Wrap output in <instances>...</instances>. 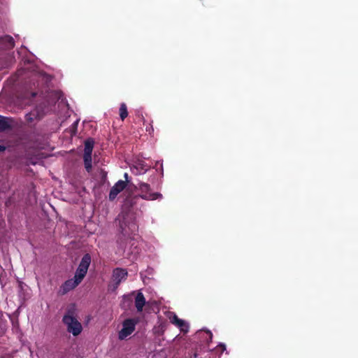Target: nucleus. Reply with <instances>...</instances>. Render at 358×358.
Segmentation results:
<instances>
[{
  "mask_svg": "<svg viewBox=\"0 0 358 358\" xmlns=\"http://www.w3.org/2000/svg\"><path fill=\"white\" fill-rule=\"evenodd\" d=\"M127 187V182H124V180H118L114 186L110 189V193H109V200L113 201L114 200L117 194L120 193L123 189H124Z\"/></svg>",
  "mask_w": 358,
  "mask_h": 358,
  "instance_id": "423d86ee",
  "label": "nucleus"
},
{
  "mask_svg": "<svg viewBox=\"0 0 358 358\" xmlns=\"http://www.w3.org/2000/svg\"><path fill=\"white\" fill-rule=\"evenodd\" d=\"M91 260L90 255L88 253L85 254L78 265V268L87 273V270L91 264Z\"/></svg>",
  "mask_w": 358,
  "mask_h": 358,
  "instance_id": "1a4fd4ad",
  "label": "nucleus"
},
{
  "mask_svg": "<svg viewBox=\"0 0 358 358\" xmlns=\"http://www.w3.org/2000/svg\"><path fill=\"white\" fill-rule=\"evenodd\" d=\"M145 304V299L141 292H138L135 298V306L138 312L143 310V306Z\"/></svg>",
  "mask_w": 358,
  "mask_h": 358,
  "instance_id": "f8f14e48",
  "label": "nucleus"
},
{
  "mask_svg": "<svg viewBox=\"0 0 358 358\" xmlns=\"http://www.w3.org/2000/svg\"><path fill=\"white\" fill-rule=\"evenodd\" d=\"M80 282L76 279H69L64 282L60 287L62 294H65L77 287Z\"/></svg>",
  "mask_w": 358,
  "mask_h": 358,
  "instance_id": "0eeeda50",
  "label": "nucleus"
},
{
  "mask_svg": "<svg viewBox=\"0 0 358 358\" xmlns=\"http://www.w3.org/2000/svg\"><path fill=\"white\" fill-rule=\"evenodd\" d=\"M122 238H123L124 240H126V239H127V238H124V237H123V236H122V237H120V239L121 240V239H122Z\"/></svg>",
  "mask_w": 358,
  "mask_h": 358,
  "instance_id": "a878e982",
  "label": "nucleus"
},
{
  "mask_svg": "<svg viewBox=\"0 0 358 358\" xmlns=\"http://www.w3.org/2000/svg\"><path fill=\"white\" fill-rule=\"evenodd\" d=\"M124 179H125V181H124V182H127V184L129 182V180H128V178H129V175H128V173H125L124 174Z\"/></svg>",
  "mask_w": 358,
  "mask_h": 358,
  "instance_id": "5701e85b",
  "label": "nucleus"
},
{
  "mask_svg": "<svg viewBox=\"0 0 358 358\" xmlns=\"http://www.w3.org/2000/svg\"><path fill=\"white\" fill-rule=\"evenodd\" d=\"M13 122L12 118L0 115V132L10 129Z\"/></svg>",
  "mask_w": 358,
  "mask_h": 358,
  "instance_id": "6e6552de",
  "label": "nucleus"
},
{
  "mask_svg": "<svg viewBox=\"0 0 358 358\" xmlns=\"http://www.w3.org/2000/svg\"><path fill=\"white\" fill-rule=\"evenodd\" d=\"M62 322L66 326L67 331L71 333L74 336H78L82 332V324L76 317L73 308H70L66 310L62 318Z\"/></svg>",
  "mask_w": 358,
  "mask_h": 358,
  "instance_id": "f03ea898",
  "label": "nucleus"
},
{
  "mask_svg": "<svg viewBox=\"0 0 358 358\" xmlns=\"http://www.w3.org/2000/svg\"><path fill=\"white\" fill-rule=\"evenodd\" d=\"M83 160L85 168L87 172H90L92 171V155L84 154L83 155Z\"/></svg>",
  "mask_w": 358,
  "mask_h": 358,
  "instance_id": "2eb2a0df",
  "label": "nucleus"
},
{
  "mask_svg": "<svg viewBox=\"0 0 358 358\" xmlns=\"http://www.w3.org/2000/svg\"><path fill=\"white\" fill-rule=\"evenodd\" d=\"M6 150L5 146L0 145V152H3Z\"/></svg>",
  "mask_w": 358,
  "mask_h": 358,
  "instance_id": "b1692460",
  "label": "nucleus"
},
{
  "mask_svg": "<svg viewBox=\"0 0 358 358\" xmlns=\"http://www.w3.org/2000/svg\"><path fill=\"white\" fill-rule=\"evenodd\" d=\"M136 322L133 319H127L123 322L122 329L119 332V338L123 340L135 330Z\"/></svg>",
  "mask_w": 358,
  "mask_h": 358,
  "instance_id": "39448f33",
  "label": "nucleus"
},
{
  "mask_svg": "<svg viewBox=\"0 0 358 358\" xmlns=\"http://www.w3.org/2000/svg\"><path fill=\"white\" fill-rule=\"evenodd\" d=\"M176 326L183 333H187L189 331V324L183 320L180 319Z\"/></svg>",
  "mask_w": 358,
  "mask_h": 358,
  "instance_id": "f3484780",
  "label": "nucleus"
},
{
  "mask_svg": "<svg viewBox=\"0 0 358 358\" xmlns=\"http://www.w3.org/2000/svg\"><path fill=\"white\" fill-rule=\"evenodd\" d=\"M170 322L176 326V324L179 322L180 319L178 318V317L174 313H170Z\"/></svg>",
  "mask_w": 358,
  "mask_h": 358,
  "instance_id": "6ab92c4d",
  "label": "nucleus"
},
{
  "mask_svg": "<svg viewBox=\"0 0 358 358\" xmlns=\"http://www.w3.org/2000/svg\"><path fill=\"white\" fill-rule=\"evenodd\" d=\"M141 119H142V121L143 122V124H145V118L142 116Z\"/></svg>",
  "mask_w": 358,
  "mask_h": 358,
  "instance_id": "393cba45",
  "label": "nucleus"
},
{
  "mask_svg": "<svg viewBox=\"0 0 358 358\" xmlns=\"http://www.w3.org/2000/svg\"><path fill=\"white\" fill-rule=\"evenodd\" d=\"M141 192L140 197L145 200L153 201L162 198V194L158 192H151L150 185L146 182H141L138 184Z\"/></svg>",
  "mask_w": 358,
  "mask_h": 358,
  "instance_id": "7ed1b4c3",
  "label": "nucleus"
},
{
  "mask_svg": "<svg viewBox=\"0 0 358 358\" xmlns=\"http://www.w3.org/2000/svg\"><path fill=\"white\" fill-rule=\"evenodd\" d=\"M94 141L92 138H88L85 141L84 154L92 155Z\"/></svg>",
  "mask_w": 358,
  "mask_h": 358,
  "instance_id": "4468645a",
  "label": "nucleus"
},
{
  "mask_svg": "<svg viewBox=\"0 0 358 358\" xmlns=\"http://www.w3.org/2000/svg\"><path fill=\"white\" fill-rule=\"evenodd\" d=\"M119 220V227L121 236L125 238H131L138 231V227L133 215L129 213H122L116 219Z\"/></svg>",
  "mask_w": 358,
  "mask_h": 358,
  "instance_id": "f257e3e1",
  "label": "nucleus"
},
{
  "mask_svg": "<svg viewBox=\"0 0 358 358\" xmlns=\"http://www.w3.org/2000/svg\"><path fill=\"white\" fill-rule=\"evenodd\" d=\"M36 94H37L36 92H27L25 94V96L27 98H34L36 96Z\"/></svg>",
  "mask_w": 358,
  "mask_h": 358,
  "instance_id": "aec40b11",
  "label": "nucleus"
},
{
  "mask_svg": "<svg viewBox=\"0 0 358 358\" xmlns=\"http://www.w3.org/2000/svg\"><path fill=\"white\" fill-rule=\"evenodd\" d=\"M149 169L150 166H147L144 162H139L131 169V171L136 175H141L144 174Z\"/></svg>",
  "mask_w": 358,
  "mask_h": 358,
  "instance_id": "9b49d317",
  "label": "nucleus"
},
{
  "mask_svg": "<svg viewBox=\"0 0 358 358\" xmlns=\"http://www.w3.org/2000/svg\"><path fill=\"white\" fill-rule=\"evenodd\" d=\"M127 276V271L126 269L121 268H116L113 271L112 281L109 285V289L112 291H115L121 282L125 280Z\"/></svg>",
  "mask_w": 358,
  "mask_h": 358,
  "instance_id": "20e7f679",
  "label": "nucleus"
},
{
  "mask_svg": "<svg viewBox=\"0 0 358 358\" xmlns=\"http://www.w3.org/2000/svg\"><path fill=\"white\" fill-rule=\"evenodd\" d=\"M146 131H147L150 134H152V133H153V131H154V128H153V126H152V123H150V124H149V126L146 127Z\"/></svg>",
  "mask_w": 358,
  "mask_h": 358,
  "instance_id": "4be33fe9",
  "label": "nucleus"
},
{
  "mask_svg": "<svg viewBox=\"0 0 358 358\" xmlns=\"http://www.w3.org/2000/svg\"><path fill=\"white\" fill-rule=\"evenodd\" d=\"M217 350H220L221 353H222L224 351H225V350H226V345H225L224 343H220V344L217 346Z\"/></svg>",
  "mask_w": 358,
  "mask_h": 358,
  "instance_id": "412c9836",
  "label": "nucleus"
},
{
  "mask_svg": "<svg viewBox=\"0 0 358 358\" xmlns=\"http://www.w3.org/2000/svg\"><path fill=\"white\" fill-rule=\"evenodd\" d=\"M41 118V115L37 108L34 109L25 115V120L27 122H32L34 120H40Z\"/></svg>",
  "mask_w": 358,
  "mask_h": 358,
  "instance_id": "ddd939ff",
  "label": "nucleus"
},
{
  "mask_svg": "<svg viewBox=\"0 0 358 358\" xmlns=\"http://www.w3.org/2000/svg\"><path fill=\"white\" fill-rule=\"evenodd\" d=\"M119 113L120 119L123 121L128 116L127 106L126 103H122L120 104Z\"/></svg>",
  "mask_w": 358,
  "mask_h": 358,
  "instance_id": "dca6fc26",
  "label": "nucleus"
},
{
  "mask_svg": "<svg viewBox=\"0 0 358 358\" xmlns=\"http://www.w3.org/2000/svg\"><path fill=\"white\" fill-rule=\"evenodd\" d=\"M0 43L5 49H11L15 45L14 39L10 36H4L0 38Z\"/></svg>",
  "mask_w": 358,
  "mask_h": 358,
  "instance_id": "9d476101",
  "label": "nucleus"
},
{
  "mask_svg": "<svg viewBox=\"0 0 358 358\" xmlns=\"http://www.w3.org/2000/svg\"><path fill=\"white\" fill-rule=\"evenodd\" d=\"M86 274L87 272H85L83 270H81L78 267L74 275V278L76 279L77 281H78L80 283L83 278H85V276L86 275Z\"/></svg>",
  "mask_w": 358,
  "mask_h": 358,
  "instance_id": "a211bd4d",
  "label": "nucleus"
}]
</instances>
